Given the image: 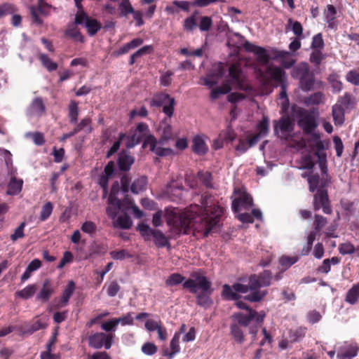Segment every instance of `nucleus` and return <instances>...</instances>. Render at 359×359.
<instances>
[{"label":"nucleus","instance_id":"1","mask_svg":"<svg viewBox=\"0 0 359 359\" xmlns=\"http://www.w3.org/2000/svg\"><path fill=\"white\" fill-rule=\"evenodd\" d=\"M183 288L196 294V304L199 306L206 309L213 304V300L210 297L213 292L212 283L200 273L192 272L190 278L183 283Z\"/></svg>","mask_w":359,"mask_h":359},{"label":"nucleus","instance_id":"2","mask_svg":"<svg viewBox=\"0 0 359 359\" xmlns=\"http://www.w3.org/2000/svg\"><path fill=\"white\" fill-rule=\"evenodd\" d=\"M209 203V198L203 199L202 204L204 205V210L202 216L199 217V221L204 229V237H208L211 231L217 229L223 213V209L219 205Z\"/></svg>","mask_w":359,"mask_h":359},{"label":"nucleus","instance_id":"3","mask_svg":"<svg viewBox=\"0 0 359 359\" xmlns=\"http://www.w3.org/2000/svg\"><path fill=\"white\" fill-rule=\"evenodd\" d=\"M165 217L170 232L175 236L189 234L194 226V221L185 214L170 211L166 213Z\"/></svg>","mask_w":359,"mask_h":359},{"label":"nucleus","instance_id":"4","mask_svg":"<svg viewBox=\"0 0 359 359\" xmlns=\"http://www.w3.org/2000/svg\"><path fill=\"white\" fill-rule=\"evenodd\" d=\"M291 76L299 81V86L302 91H311L314 88L315 76L306 62H302L294 67Z\"/></svg>","mask_w":359,"mask_h":359},{"label":"nucleus","instance_id":"5","mask_svg":"<svg viewBox=\"0 0 359 359\" xmlns=\"http://www.w3.org/2000/svg\"><path fill=\"white\" fill-rule=\"evenodd\" d=\"M137 230L145 241H150L153 238L154 243L158 248H166L170 249L169 238L161 231L151 228L145 223H140L137 226Z\"/></svg>","mask_w":359,"mask_h":359},{"label":"nucleus","instance_id":"6","mask_svg":"<svg viewBox=\"0 0 359 359\" xmlns=\"http://www.w3.org/2000/svg\"><path fill=\"white\" fill-rule=\"evenodd\" d=\"M225 84H229V86H233L235 89L244 91H248L251 89L246 82L243 71L235 65H231L229 67Z\"/></svg>","mask_w":359,"mask_h":359},{"label":"nucleus","instance_id":"7","mask_svg":"<svg viewBox=\"0 0 359 359\" xmlns=\"http://www.w3.org/2000/svg\"><path fill=\"white\" fill-rule=\"evenodd\" d=\"M175 98L171 97L165 93H158L154 95L149 100V105L151 107H163V112L169 118L174 114Z\"/></svg>","mask_w":359,"mask_h":359},{"label":"nucleus","instance_id":"8","mask_svg":"<svg viewBox=\"0 0 359 359\" xmlns=\"http://www.w3.org/2000/svg\"><path fill=\"white\" fill-rule=\"evenodd\" d=\"M297 117V124L304 134L312 133L318 127L317 116L313 111L300 109Z\"/></svg>","mask_w":359,"mask_h":359},{"label":"nucleus","instance_id":"9","mask_svg":"<svg viewBox=\"0 0 359 359\" xmlns=\"http://www.w3.org/2000/svg\"><path fill=\"white\" fill-rule=\"evenodd\" d=\"M234 290L238 293L246 294L250 292V294L244 297V299L250 302H261L268 294L267 290L264 291H256L255 288H252L250 276L248 278V284H242L236 283L233 284Z\"/></svg>","mask_w":359,"mask_h":359},{"label":"nucleus","instance_id":"10","mask_svg":"<svg viewBox=\"0 0 359 359\" xmlns=\"http://www.w3.org/2000/svg\"><path fill=\"white\" fill-rule=\"evenodd\" d=\"M265 316V312L263 311L257 312L254 309H250V312L247 314H244L241 312L235 313L232 315V318L240 327L243 326L246 327L250 325L252 320H255L257 324L262 323Z\"/></svg>","mask_w":359,"mask_h":359},{"label":"nucleus","instance_id":"11","mask_svg":"<svg viewBox=\"0 0 359 359\" xmlns=\"http://www.w3.org/2000/svg\"><path fill=\"white\" fill-rule=\"evenodd\" d=\"M120 189L121 186L119 182L118 181H115L111 187V191L108 198L109 206L106 210L107 215L113 220L116 219V215L122 206L121 200L116 197Z\"/></svg>","mask_w":359,"mask_h":359},{"label":"nucleus","instance_id":"12","mask_svg":"<svg viewBox=\"0 0 359 359\" xmlns=\"http://www.w3.org/2000/svg\"><path fill=\"white\" fill-rule=\"evenodd\" d=\"M274 135L281 139L287 140L294 130V123L288 116H281L278 120L273 121Z\"/></svg>","mask_w":359,"mask_h":359},{"label":"nucleus","instance_id":"13","mask_svg":"<svg viewBox=\"0 0 359 359\" xmlns=\"http://www.w3.org/2000/svg\"><path fill=\"white\" fill-rule=\"evenodd\" d=\"M114 335L104 332H96L88 338V346L94 349H109L113 344Z\"/></svg>","mask_w":359,"mask_h":359},{"label":"nucleus","instance_id":"14","mask_svg":"<svg viewBox=\"0 0 359 359\" xmlns=\"http://www.w3.org/2000/svg\"><path fill=\"white\" fill-rule=\"evenodd\" d=\"M260 74L266 83L273 81L276 86L287 83L285 72L277 66H269L264 74L260 72Z\"/></svg>","mask_w":359,"mask_h":359},{"label":"nucleus","instance_id":"15","mask_svg":"<svg viewBox=\"0 0 359 359\" xmlns=\"http://www.w3.org/2000/svg\"><path fill=\"white\" fill-rule=\"evenodd\" d=\"M313 209L319 210L322 208L325 214H331L332 208L330 204L328 193L326 189H319L313 196Z\"/></svg>","mask_w":359,"mask_h":359},{"label":"nucleus","instance_id":"16","mask_svg":"<svg viewBox=\"0 0 359 359\" xmlns=\"http://www.w3.org/2000/svg\"><path fill=\"white\" fill-rule=\"evenodd\" d=\"M250 278L252 288H255L256 291H262L261 287L271 285L273 276L271 271L264 270L259 274H251Z\"/></svg>","mask_w":359,"mask_h":359},{"label":"nucleus","instance_id":"17","mask_svg":"<svg viewBox=\"0 0 359 359\" xmlns=\"http://www.w3.org/2000/svg\"><path fill=\"white\" fill-rule=\"evenodd\" d=\"M271 53L272 55L271 58L273 60H279L282 67L285 69L292 67L295 63V60L291 57V53L287 50L273 48Z\"/></svg>","mask_w":359,"mask_h":359},{"label":"nucleus","instance_id":"18","mask_svg":"<svg viewBox=\"0 0 359 359\" xmlns=\"http://www.w3.org/2000/svg\"><path fill=\"white\" fill-rule=\"evenodd\" d=\"M253 205V200L252 196L244 192L240 194L238 198L233 200L231 203V209L233 212H238L241 208L249 210Z\"/></svg>","mask_w":359,"mask_h":359},{"label":"nucleus","instance_id":"19","mask_svg":"<svg viewBox=\"0 0 359 359\" xmlns=\"http://www.w3.org/2000/svg\"><path fill=\"white\" fill-rule=\"evenodd\" d=\"M243 47L245 51L248 53H253L258 58V60L262 62H268L269 57L266 53V50L264 48L256 46L249 41H245Z\"/></svg>","mask_w":359,"mask_h":359},{"label":"nucleus","instance_id":"20","mask_svg":"<svg viewBox=\"0 0 359 359\" xmlns=\"http://www.w3.org/2000/svg\"><path fill=\"white\" fill-rule=\"evenodd\" d=\"M135 162V158L130 152L121 151L118 154L117 165L121 171L128 172Z\"/></svg>","mask_w":359,"mask_h":359},{"label":"nucleus","instance_id":"21","mask_svg":"<svg viewBox=\"0 0 359 359\" xmlns=\"http://www.w3.org/2000/svg\"><path fill=\"white\" fill-rule=\"evenodd\" d=\"M192 151L198 155H205L208 151V147L202 135H196L192 140Z\"/></svg>","mask_w":359,"mask_h":359},{"label":"nucleus","instance_id":"22","mask_svg":"<svg viewBox=\"0 0 359 359\" xmlns=\"http://www.w3.org/2000/svg\"><path fill=\"white\" fill-rule=\"evenodd\" d=\"M180 339V333H175L170 343L171 351H170L168 348L165 349L163 351V355L165 356L168 357L169 359H172L175 355L180 351V347L179 345Z\"/></svg>","mask_w":359,"mask_h":359},{"label":"nucleus","instance_id":"23","mask_svg":"<svg viewBox=\"0 0 359 359\" xmlns=\"http://www.w3.org/2000/svg\"><path fill=\"white\" fill-rule=\"evenodd\" d=\"M22 185L23 180L22 179H17L15 177H11V180L8 184V190L6 194L10 196L18 195L21 192Z\"/></svg>","mask_w":359,"mask_h":359},{"label":"nucleus","instance_id":"24","mask_svg":"<svg viewBox=\"0 0 359 359\" xmlns=\"http://www.w3.org/2000/svg\"><path fill=\"white\" fill-rule=\"evenodd\" d=\"M159 128L161 131V135L158 143L163 145L172 138V128L170 124L164 121L160 124Z\"/></svg>","mask_w":359,"mask_h":359},{"label":"nucleus","instance_id":"25","mask_svg":"<svg viewBox=\"0 0 359 359\" xmlns=\"http://www.w3.org/2000/svg\"><path fill=\"white\" fill-rule=\"evenodd\" d=\"M345 111L341 104H335L332 106V115L335 125L341 126L345 121Z\"/></svg>","mask_w":359,"mask_h":359},{"label":"nucleus","instance_id":"26","mask_svg":"<svg viewBox=\"0 0 359 359\" xmlns=\"http://www.w3.org/2000/svg\"><path fill=\"white\" fill-rule=\"evenodd\" d=\"M222 297L225 300H238L241 298V295L237 294L234 290L233 284L230 286L228 284H224L222 286Z\"/></svg>","mask_w":359,"mask_h":359},{"label":"nucleus","instance_id":"27","mask_svg":"<svg viewBox=\"0 0 359 359\" xmlns=\"http://www.w3.org/2000/svg\"><path fill=\"white\" fill-rule=\"evenodd\" d=\"M359 299V283L354 284L348 290L345 297V301L351 305L355 304Z\"/></svg>","mask_w":359,"mask_h":359},{"label":"nucleus","instance_id":"28","mask_svg":"<svg viewBox=\"0 0 359 359\" xmlns=\"http://www.w3.org/2000/svg\"><path fill=\"white\" fill-rule=\"evenodd\" d=\"M230 334L234 341L241 344L245 341V336L241 327L236 323H232L230 325Z\"/></svg>","mask_w":359,"mask_h":359},{"label":"nucleus","instance_id":"29","mask_svg":"<svg viewBox=\"0 0 359 359\" xmlns=\"http://www.w3.org/2000/svg\"><path fill=\"white\" fill-rule=\"evenodd\" d=\"M46 327L47 324L46 323L43 322L41 320H37L32 324L27 325V327L25 330L21 327L20 332L22 334L31 335L38 330L45 329Z\"/></svg>","mask_w":359,"mask_h":359},{"label":"nucleus","instance_id":"30","mask_svg":"<svg viewBox=\"0 0 359 359\" xmlns=\"http://www.w3.org/2000/svg\"><path fill=\"white\" fill-rule=\"evenodd\" d=\"M37 290V286L35 284H30L21 290L16 292L15 294L23 299H29L34 296Z\"/></svg>","mask_w":359,"mask_h":359},{"label":"nucleus","instance_id":"31","mask_svg":"<svg viewBox=\"0 0 359 359\" xmlns=\"http://www.w3.org/2000/svg\"><path fill=\"white\" fill-rule=\"evenodd\" d=\"M147 185V178L145 176H142L140 178L136 179L130 187V191L135 194H137L140 192L143 191Z\"/></svg>","mask_w":359,"mask_h":359},{"label":"nucleus","instance_id":"32","mask_svg":"<svg viewBox=\"0 0 359 359\" xmlns=\"http://www.w3.org/2000/svg\"><path fill=\"white\" fill-rule=\"evenodd\" d=\"M306 334V328L298 327L290 330L288 332V340L291 343L298 342L303 339Z\"/></svg>","mask_w":359,"mask_h":359},{"label":"nucleus","instance_id":"33","mask_svg":"<svg viewBox=\"0 0 359 359\" xmlns=\"http://www.w3.org/2000/svg\"><path fill=\"white\" fill-rule=\"evenodd\" d=\"M184 189L182 184H179L172 181L168 184L167 191L171 195L176 196L178 199L182 198Z\"/></svg>","mask_w":359,"mask_h":359},{"label":"nucleus","instance_id":"34","mask_svg":"<svg viewBox=\"0 0 359 359\" xmlns=\"http://www.w3.org/2000/svg\"><path fill=\"white\" fill-rule=\"evenodd\" d=\"M84 27L90 36H94L102 28L100 22L97 20L91 18L86 22Z\"/></svg>","mask_w":359,"mask_h":359},{"label":"nucleus","instance_id":"35","mask_svg":"<svg viewBox=\"0 0 359 359\" xmlns=\"http://www.w3.org/2000/svg\"><path fill=\"white\" fill-rule=\"evenodd\" d=\"M257 134L264 137H266L269 132V118L267 116H263L262 119L257 124Z\"/></svg>","mask_w":359,"mask_h":359},{"label":"nucleus","instance_id":"36","mask_svg":"<svg viewBox=\"0 0 359 359\" xmlns=\"http://www.w3.org/2000/svg\"><path fill=\"white\" fill-rule=\"evenodd\" d=\"M75 290V283L73 280H69L66 285L62 295L60 303L62 306H65Z\"/></svg>","mask_w":359,"mask_h":359},{"label":"nucleus","instance_id":"37","mask_svg":"<svg viewBox=\"0 0 359 359\" xmlns=\"http://www.w3.org/2000/svg\"><path fill=\"white\" fill-rule=\"evenodd\" d=\"M68 117L69 123L72 124L76 123L79 116L78 103L75 100H72L68 107Z\"/></svg>","mask_w":359,"mask_h":359},{"label":"nucleus","instance_id":"38","mask_svg":"<svg viewBox=\"0 0 359 359\" xmlns=\"http://www.w3.org/2000/svg\"><path fill=\"white\" fill-rule=\"evenodd\" d=\"M116 218H117L116 226L121 229H129L133 225V222L130 216L126 213L118 217L116 216Z\"/></svg>","mask_w":359,"mask_h":359},{"label":"nucleus","instance_id":"39","mask_svg":"<svg viewBox=\"0 0 359 359\" xmlns=\"http://www.w3.org/2000/svg\"><path fill=\"white\" fill-rule=\"evenodd\" d=\"M39 59L42 65L46 68L48 72H53L57 69V64L53 62L48 55L41 53L39 56Z\"/></svg>","mask_w":359,"mask_h":359},{"label":"nucleus","instance_id":"40","mask_svg":"<svg viewBox=\"0 0 359 359\" xmlns=\"http://www.w3.org/2000/svg\"><path fill=\"white\" fill-rule=\"evenodd\" d=\"M337 104H341V107L348 109L353 108L355 102L353 96L350 93H346L339 98Z\"/></svg>","mask_w":359,"mask_h":359},{"label":"nucleus","instance_id":"41","mask_svg":"<svg viewBox=\"0 0 359 359\" xmlns=\"http://www.w3.org/2000/svg\"><path fill=\"white\" fill-rule=\"evenodd\" d=\"M152 50V46L149 45L140 48L130 55L128 64L130 65H133L137 58L142 57V55L147 53H150Z\"/></svg>","mask_w":359,"mask_h":359},{"label":"nucleus","instance_id":"42","mask_svg":"<svg viewBox=\"0 0 359 359\" xmlns=\"http://www.w3.org/2000/svg\"><path fill=\"white\" fill-rule=\"evenodd\" d=\"M74 132L77 134L81 130H84L86 133H90L93 131L91 126V120L90 118H84L74 128Z\"/></svg>","mask_w":359,"mask_h":359},{"label":"nucleus","instance_id":"43","mask_svg":"<svg viewBox=\"0 0 359 359\" xmlns=\"http://www.w3.org/2000/svg\"><path fill=\"white\" fill-rule=\"evenodd\" d=\"M144 137L135 131L127 137V141L126 142V147L127 149H132L136 145L139 144Z\"/></svg>","mask_w":359,"mask_h":359},{"label":"nucleus","instance_id":"44","mask_svg":"<svg viewBox=\"0 0 359 359\" xmlns=\"http://www.w3.org/2000/svg\"><path fill=\"white\" fill-rule=\"evenodd\" d=\"M328 81L332 86L333 92L339 93L342 90L343 84L340 81L339 76L337 73L331 74L328 77Z\"/></svg>","mask_w":359,"mask_h":359},{"label":"nucleus","instance_id":"45","mask_svg":"<svg viewBox=\"0 0 359 359\" xmlns=\"http://www.w3.org/2000/svg\"><path fill=\"white\" fill-rule=\"evenodd\" d=\"M29 109L32 113L41 115L45 111L46 108L42 99L36 97L32 101Z\"/></svg>","mask_w":359,"mask_h":359},{"label":"nucleus","instance_id":"46","mask_svg":"<svg viewBox=\"0 0 359 359\" xmlns=\"http://www.w3.org/2000/svg\"><path fill=\"white\" fill-rule=\"evenodd\" d=\"M185 277L178 273L170 274L165 280L167 286H175L180 283H184L187 280Z\"/></svg>","mask_w":359,"mask_h":359},{"label":"nucleus","instance_id":"47","mask_svg":"<svg viewBox=\"0 0 359 359\" xmlns=\"http://www.w3.org/2000/svg\"><path fill=\"white\" fill-rule=\"evenodd\" d=\"M151 151L158 156H167L173 154V150L170 148H163L157 146L156 139L153 142Z\"/></svg>","mask_w":359,"mask_h":359},{"label":"nucleus","instance_id":"48","mask_svg":"<svg viewBox=\"0 0 359 359\" xmlns=\"http://www.w3.org/2000/svg\"><path fill=\"white\" fill-rule=\"evenodd\" d=\"M358 348L355 346H350L344 352L338 353L337 359H352L358 354Z\"/></svg>","mask_w":359,"mask_h":359},{"label":"nucleus","instance_id":"49","mask_svg":"<svg viewBox=\"0 0 359 359\" xmlns=\"http://www.w3.org/2000/svg\"><path fill=\"white\" fill-rule=\"evenodd\" d=\"M65 34L74 39L76 42L83 43L84 41V37L80 32V31L74 26H71L67 28L65 32Z\"/></svg>","mask_w":359,"mask_h":359},{"label":"nucleus","instance_id":"50","mask_svg":"<svg viewBox=\"0 0 359 359\" xmlns=\"http://www.w3.org/2000/svg\"><path fill=\"white\" fill-rule=\"evenodd\" d=\"M231 87L229 84H223L221 87L216 88L211 91L210 98L217 100L221 95H226L231 92Z\"/></svg>","mask_w":359,"mask_h":359},{"label":"nucleus","instance_id":"51","mask_svg":"<svg viewBox=\"0 0 359 359\" xmlns=\"http://www.w3.org/2000/svg\"><path fill=\"white\" fill-rule=\"evenodd\" d=\"M315 156L318 158V164L321 171L322 175H327L328 171L327 165V155L325 153L315 152Z\"/></svg>","mask_w":359,"mask_h":359},{"label":"nucleus","instance_id":"52","mask_svg":"<svg viewBox=\"0 0 359 359\" xmlns=\"http://www.w3.org/2000/svg\"><path fill=\"white\" fill-rule=\"evenodd\" d=\"M323 98V93L321 92L314 93L309 96L306 97L304 100L306 105H318L320 104Z\"/></svg>","mask_w":359,"mask_h":359},{"label":"nucleus","instance_id":"53","mask_svg":"<svg viewBox=\"0 0 359 359\" xmlns=\"http://www.w3.org/2000/svg\"><path fill=\"white\" fill-rule=\"evenodd\" d=\"M121 16L126 17L128 14H132L134 12V8L132 6L130 0H121L118 5Z\"/></svg>","mask_w":359,"mask_h":359},{"label":"nucleus","instance_id":"54","mask_svg":"<svg viewBox=\"0 0 359 359\" xmlns=\"http://www.w3.org/2000/svg\"><path fill=\"white\" fill-rule=\"evenodd\" d=\"M298 261L297 257H288V256H282L279 259V264L283 271L287 270L290 266L294 264Z\"/></svg>","mask_w":359,"mask_h":359},{"label":"nucleus","instance_id":"55","mask_svg":"<svg viewBox=\"0 0 359 359\" xmlns=\"http://www.w3.org/2000/svg\"><path fill=\"white\" fill-rule=\"evenodd\" d=\"M54 289L41 288L36 296V301L46 303L49 301L51 295L54 293Z\"/></svg>","mask_w":359,"mask_h":359},{"label":"nucleus","instance_id":"56","mask_svg":"<svg viewBox=\"0 0 359 359\" xmlns=\"http://www.w3.org/2000/svg\"><path fill=\"white\" fill-rule=\"evenodd\" d=\"M53 210V205L51 202L46 203L41 208L40 212V220L44 222L48 219L52 214Z\"/></svg>","mask_w":359,"mask_h":359},{"label":"nucleus","instance_id":"57","mask_svg":"<svg viewBox=\"0 0 359 359\" xmlns=\"http://www.w3.org/2000/svg\"><path fill=\"white\" fill-rule=\"evenodd\" d=\"M339 251L342 255H352L356 252V248L352 243L346 242L339 245Z\"/></svg>","mask_w":359,"mask_h":359},{"label":"nucleus","instance_id":"58","mask_svg":"<svg viewBox=\"0 0 359 359\" xmlns=\"http://www.w3.org/2000/svg\"><path fill=\"white\" fill-rule=\"evenodd\" d=\"M289 25H291V29L294 34L297 36H302L303 33V27L298 21H293L292 18L287 20Z\"/></svg>","mask_w":359,"mask_h":359},{"label":"nucleus","instance_id":"59","mask_svg":"<svg viewBox=\"0 0 359 359\" xmlns=\"http://www.w3.org/2000/svg\"><path fill=\"white\" fill-rule=\"evenodd\" d=\"M324 46L325 43L321 33H318L313 36L311 45V48L319 49L320 50L324 48Z\"/></svg>","mask_w":359,"mask_h":359},{"label":"nucleus","instance_id":"60","mask_svg":"<svg viewBox=\"0 0 359 359\" xmlns=\"http://www.w3.org/2000/svg\"><path fill=\"white\" fill-rule=\"evenodd\" d=\"M109 254L111 257L115 260H123L126 258L132 257V255L126 250H113Z\"/></svg>","mask_w":359,"mask_h":359},{"label":"nucleus","instance_id":"61","mask_svg":"<svg viewBox=\"0 0 359 359\" xmlns=\"http://www.w3.org/2000/svg\"><path fill=\"white\" fill-rule=\"evenodd\" d=\"M81 229L83 232L92 236L95 233L97 229L96 224L92 221H86L81 225Z\"/></svg>","mask_w":359,"mask_h":359},{"label":"nucleus","instance_id":"62","mask_svg":"<svg viewBox=\"0 0 359 359\" xmlns=\"http://www.w3.org/2000/svg\"><path fill=\"white\" fill-rule=\"evenodd\" d=\"M212 25V20L210 17L203 16L200 19L199 29L201 32H207L210 30Z\"/></svg>","mask_w":359,"mask_h":359},{"label":"nucleus","instance_id":"63","mask_svg":"<svg viewBox=\"0 0 359 359\" xmlns=\"http://www.w3.org/2000/svg\"><path fill=\"white\" fill-rule=\"evenodd\" d=\"M142 353L147 355H153L157 352V346L151 342L144 343L141 348Z\"/></svg>","mask_w":359,"mask_h":359},{"label":"nucleus","instance_id":"64","mask_svg":"<svg viewBox=\"0 0 359 359\" xmlns=\"http://www.w3.org/2000/svg\"><path fill=\"white\" fill-rule=\"evenodd\" d=\"M15 11V7L10 3H5L0 5V18L13 13Z\"/></svg>","mask_w":359,"mask_h":359}]
</instances>
